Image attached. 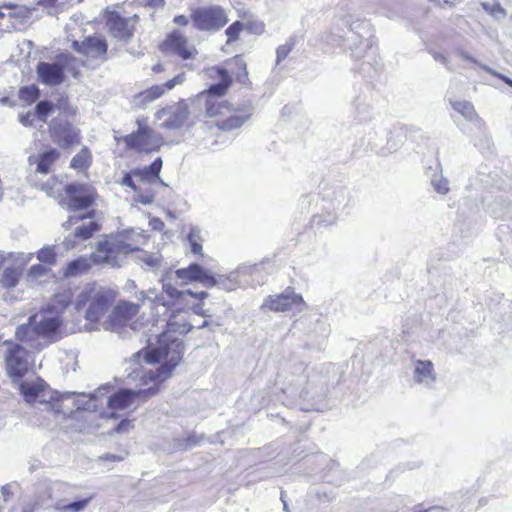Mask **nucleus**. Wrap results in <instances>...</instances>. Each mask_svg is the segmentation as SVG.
I'll return each instance as SVG.
<instances>
[{
	"instance_id": "nucleus-63",
	"label": "nucleus",
	"mask_w": 512,
	"mask_h": 512,
	"mask_svg": "<svg viewBox=\"0 0 512 512\" xmlns=\"http://www.w3.org/2000/svg\"><path fill=\"white\" fill-rule=\"evenodd\" d=\"M103 459L105 460H120L121 458L120 457H117L115 455H110V454H107L103 457Z\"/></svg>"
},
{
	"instance_id": "nucleus-31",
	"label": "nucleus",
	"mask_w": 512,
	"mask_h": 512,
	"mask_svg": "<svg viewBox=\"0 0 512 512\" xmlns=\"http://www.w3.org/2000/svg\"><path fill=\"white\" fill-rule=\"evenodd\" d=\"M138 263L147 270H154L160 266L161 256L158 253L140 251L137 255Z\"/></svg>"
},
{
	"instance_id": "nucleus-62",
	"label": "nucleus",
	"mask_w": 512,
	"mask_h": 512,
	"mask_svg": "<svg viewBox=\"0 0 512 512\" xmlns=\"http://www.w3.org/2000/svg\"><path fill=\"white\" fill-rule=\"evenodd\" d=\"M212 324V322L208 320H204L201 325L198 326L199 329H204L206 327H209Z\"/></svg>"
},
{
	"instance_id": "nucleus-48",
	"label": "nucleus",
	"mask_w": 512,
	"mask_h": 512,
	"mask_svg": "<svg viewBox=\"0 0 512 512\" xmlns=\"http://www.w3.org/2000/svg\"><path fill=\"white\" fill-rule=\"evenodd\" d=\"M60 484H53L49 487L46 488V493H47V499H43V498H40L37 502H36V505L41 507V508H48L50 507L51 505L48 503V500L49 499H52V494L55 490H59L60 488Z\"/></svg>"
},
{
	"instance_id": "nucleus-3",
	"label": "nucleus",
	"mask_w": 512,
	"mask_h": 512,
	"mask_svg": "<svg viewBox=\"0 0 512 512\" xmlns=\"http://www.w3.org/2000/svg\"><path fill=\"white\" fill-rule=\"evenodd\" d=\"M143 360L142 351H138L132 355L127 362V379L132 382H139L137 386L139 389H122L117 393L111 395L107 399V405L111 413L107 417L116 418L114 411L124 410L131 406L135 399H147L154 396L158 392V385L164 380L158 377V368L154 371L152 369H145L141 363Z\"/></svg>"
},
{
	"instance_id": "nucleus-49",
	"label": "nucleus",
	"mask_w": 512,
	"mask_h": 512,
	"mask_svg": "<svg viewBox=\"0 0 512 512\" xmlns=\"http://www.w3.org/2000/svg\"><path fill=\"white\" fill-rule=\"evenodd\" d=\"M75 236H76V232L74 231L73 233L66 236L65 239L63 240L62 244L66 250L73 249L82 243V240H80L79 237H75Z\"/></svg>"
},
{
	"instance_id": "nucleus-64",
	"label": "nucleus",
	"mask_w": 512,
	"mask_h": 512,
	"mask_svg": "<svg viewBox=\"0 0 512 512\" xmlns=\"http://www.w3.org/2000/svg\"><path fill=\"white\" fill-rule=\"evenodd\" d=\"M150 2L154 6H162L164 4V0H150Z\"/></svg>"
},
{
	"instance_id": "nucleus-35",
	"label": "nucleus",
	"mask_w": 512,
	"mask_h": 512,
	"mask_svg": "<svg viewBox=\"0 0 512 512\" xmlns=\"http://www.w3.org/2000/svg\"><path fill=\"white\" fill-rule=\"evenodd\" d=\"M59 61L63 68V74L67 72L75 78L79 76L81 63L77 59L69 55H63L59 58Z\"/></svg>"
},
{
	"instance_id": "nucleus-39",
	"label": "nucleus",
	"mask_w": 512,
	"mask_h": 512,
	"mask_svg": "<svg viewBox=\"0 0 512 512\" xmlns=\"http://www.w3.org/2000/svg\"><path fill=\"white\" fill-rule=\"evenodd\" d=\"M431 185L441 195H446L449 192V182L441 173H435L432 176Z\"/></svg>"
},
{
	"instance_id": "nucleus-16",
	"label": "nucleus",
	"mask_w": 512,
	"mask_h": 512,
	"mask_svg": "<svg viewBox=\"0 0 512 512\" xmlns=\"http://www.w3.org/2000/svg\"><path fill=\"white\" fill-rule=\"evenodd\" d=\"M138 16L123 17L119 13L112 12L107 18V27L111 35L121 41H128L133 36Z\"/></svg>"
},
{
	"instance_id": "nucleus-20",
	"label": "nucleus",
	"mask_w": 512,
	"mask_h": 512,
	"mask_svg": "<svg viewBox=\"0 0 512 512\" xmlns=\"http://www.w3.org/2000/svg\"><path fill=\"white\" fill-rule=\"evenodd\" d=\"M72 47L76 52L95 59L105 56L107 52V43L102 36H90L82 42L74 41Z\"/></svg>"
},
{
	"instance_id": "nucleus-12",
	"label": "nucleus",
	"mask_w": 512,
	"mask_h": 512,
	"mask_svg": "<svg viewBox=\"0 0 512 512\" xmlns=\"http://www.w3.org/2000/svg\"><path fill=\"white\" fill-rule=\"evenodd\" d=\"M65 192L68 196L67 208L73 212H80L89 208L96 196V190L87 184L70 183L66 185Z\"/></svg>"
},
{
	"instance_id": "nucleus-10",
	"label": "nucleus",
	"mask_w": 512,
	"mask_h": 512,
	"mask_svg": "<svg viewBox=\"0 0 512 512\" xmlns=\"http://www.w3.org/2000/svg\"><path fill=\"white\" fill-rule=\"evenodd\" d=\"M305 306L306 303L302 296L288 288L279 295L268 296L264 300L261 309L275 312H292L296 314L302 312Z\"/></svg>"
},
{
	"instance_id": "nucleus-21",
	"label": "nucleus",
	"mask_w": 512,
	"mask_h": 512,
	"mask_svg": "<svg viewBox=\"0 0 512 512\" xmlns=\"http://www.w3.org/2000/svg\"><path fill=\"white\" fill-rule=\"evenodd\" d=\"M36 71L39 80L48 86L60 85L65 78L59 60L53 63L39 62Z\"/></svg>"
},
{
	"instance_id": "nucleus-38",
	"label": "nucleus",
	"mask_w": 512,
	"mask_h": 512,
	"mask_svg": "<svg viewBox=\"0 0 512 512\" xmlns=\"http://www.w3.org/2000/svg\"><path fill=\"white\" fill-rule=\"evenodd\" d=\"M99 230V226L94 221H89L88 223H83L82 225L76 227L75 232L76 236L79 237L82 242L92 237V235Z\"/></svg>"
},
{
	"instance_id": "nucleus-45",
	"label": "nucleus",
	"mask_w": 512,
	"mask_h": 512,
	"mask_svg": "<svg viewBox=\"0 0 512 512\" xmlns=\"http://www.w3.org/2000/svg\"><path fill=\"white\" fill-rule=\"evenodd\" d=\"M38 94V88L35 86H25L19 91L20 99L28 103L34 102L38 98Z\"/></svg>"
},
{
	"instance_id": "nucleus-56",
	"label": "nucleus",
	"mask_w": 512,
	"mask_h": 512,
	"mask_svg": "<svg viewBox=\"0 0 512 512\" xmlns=\"http://www.w3.org/2000/svg\"><path fill=\"white\" fill-rule=\"evenodd\" d=\"M174 23L179 26H187L189 23V19L184 15H178L174 17Z\"/></svg>"
},
{
	"instance_id": "nucleus-41",
	"label": "nucleus",
	"mask_w": 512,
	"mask_h": 512,
	"mask_svg": "<svg viewBox=\"0 0 512 512\" xmlns=\"http://www.w3.org/2000/svg\"><path fill=\"white\" fill-rule=\"evenodd\" d=\"M123 235L127 236L126 238H127L128 242L134 243L133 251H138L139 245L142 243V239L144 238V236L140 232H137L134 229L124 230L120 233H117L115 236H123Z\"/></svg>"
},
{
	"instance_id": "nucleus-18",
	"label": "nucleus",
	"mask_w": 512,
	"mask_h": 512,
	"mask_svg": "<svg viewBox=\"0 0 512 512\" xmlns=\"http://www.w3.org/2000/svg\"><path fill=\"white\" fill-rule=\"evenodd\" d=\"M184 80L185 74L180 73L162 85L152 86L151 88L137 94L135 96V103L137 106L144 108L149 103L160 98L166 91L172 90L176 85L182 84Z\"/></svg>"
},
{
	"instance_id": "nucleus-59",
	"label": "nucleus",
	"mask_w": 512,
	"mask_h": 512,
	"mask_svg": "<svg viewBox=\"0 0 512 512\" xmlns=\"http://www.w3.org/2000/svg\"><path fill=\"white\" fill-rule=\"evenodd\" d=\"M487 71L491 72L492 74L498 76L501 78L506 84H508L510 87H512V80L504 75H500L496 72H493L490 68H486Z\"/></svg>"
},
{
	"instance_id": "nucleus-54",
	"label": "nucleus",
	"mask_w": 512,
	"mask_h": 512,
	"mask_svg": "<svg viewBox=\"0 0 512 512\" xmlns=\"http://www.w3.org/2000/svg\"><path fill=\"white\" fill-rule=\"evenodd\" d=\"M192 311L196 314V315H200V316H203L205 318H208V317H211V314L209 313L208 310H205L203 309V306L201 304H196L192 307Z\"/></svg>"
},
{
	"instance_id": "nucleus-14",
	"label": "nucleus",
	"mask_w": 512,
	"mask_h": 512,
	"mask_svg": "<svg viewBox=\"0 0 512 512\" xmlns=\"http://www.w3.org/2000/svg\"><path fill=\"white\" fill-rule=\"evenodd\" d=\"M6 370L13 382L19 381L29 369L28 353L20 344L11 345L5 357Z\"/></svg>"
},
{
	"instance_id": "nucleus-36",
	"label": "nucleus",
	"mask_w": 512,
	"mask_h": 512,
	"mask_svg": "<svg viewBox=\"0 0 512 512\" xmlns=\"http://www.w3.org/2000/svg\"><path fill=\"white\" fill-rule=\"evenodd\" d=\"M51 269L44 264H36L30 267L27 273V281L30 284L41 281L43 277L48 276Z\"/></svg>"
},
{
	"instance_id": "nucleus-24",
	"label": "nucleus",
	"mask_w": 512,
	"mask_h": 512,
	"mask_svg": "<svg viewBox=\"0 0 512 512\" xmlns=\"http://www.w3.org/2000/svg\"><path fill=\"white\" fill-rule=\"evenodd\" d=\"M162 289L163 293L173 301V304H180L184 301L188 294H192L191 290L180 291L176 288L175 277L173 271H167L162 277Z\"/></svg>"
},
{
	"instance_id": "nucleus-46",
	"label": "nucleus",
	"mask_w": 512,
	"mask_h": 512,
	"mask_svg": "<svg viewBox=\"0 0 512 512\" xmlns=\"http://www.w3.org/2000/svg\"><path fill=\"white\" fill-rule=\"evenodd\" d=\"M294 44H295L294 40L289 39L285 44H283L277 48V51H276V63L277 64H279L281 61H283L288 56V54L294 47Z\"/></svg>"
},
{
	"instance_id": "nucleus-58",
	"label": "nucleus",
	"mask_w": 512,
	"mask_h": 512,
	"mask_svg": "<svg viewBox=\"0 0 512 512\" xmlns=\"http://www.w3.org/2000/svg\"><path fill=\"white\" fill-rule=\"evenodd\" d=\"M433 57H434V59H435L436 61L441 62L443 65H445L446 67H448V68L450 69V67L448 66L447 59H446V57H445L443 54H441V53H435V54L433 55Z\"/></svg>"
},
{
	"instance_id": "nucleus-44",
	"label": "nucleus",
	"mask_w": 512,
	"mask_h": 512,
	"mask_svg": "<svg viewBox=\"0 0 512 512\" xmlns=\"http://www.w3.org/2000/svg\"><path fill=\"white\" fill-rule=\"evenodd\" d=\"M37 259L50 266L55 263L56 253L52 247H43L38 251Z\"/></svg>"
},
{
	"instance_id": "nucleus-34",
	"label": "nucleus",
	"mask_w": 512,
	"mask_h": 512,
	"mask_svg": "<svg viewBox=\"0 0 512 512\" xmlns=\"http://www.w3.org/2000/svg\"><path fill=\"white\" fill-rule=\"evenodd\" d=\"M91 163V154L88 148L84 147L77 153L70 162V167L76 170H83Z\"/></svg>"
},
{
	"instance_id": "nucleus-42",
	"label": "nucleus",
	"mask_w": 512,
	"mask_h": 512,
	"mask_svg": "<svg viewBox=\"0 0 512 512\" xmlns=\"http://www.w3.org/2000/svg\"><path fill=\"white\" fill-rule=\"evenodd\" d=\"M53 105L48 101H40L37 103L35 110V116L39 118L40 121L45 122L48 115L52 112Z\"/></svg>"
},
{
	"instance_id": "nucleus-26",
	"label": "nucleus",
	"mask_w": 512,
	"mask_h": 512,
	"mask_svg": "<svg viewBox=\"0 0 512 512\" xmlns=\"http://www.w3.org/2000/svg\"><path fill=\"white\" fill-rule=\"evenodd\" d=\"M452 108L461 114L467 121L475 124L479 130H483L485 124L483 120L476 113L472 103L468 101H452L450 100Z\"/></svg>"
},
{
	"instance_id": "nucleus-52",
	"label": "nucleus",
	"mask_w": 512,
	"mask_h": 512,
	"mask_svg": "<svg viewBox=\"0 0 512 512\" xmlns=\"http://www.w3.org/2000/svg\"><path fill=\"white\" fill-rule=\"evenodd\" d=\"M132 428H133V425H132L131 421L122 420L115 428V431L117 433H126V432H129Z\"/></svg>"
},
{
	"instance_id": "nucleus-40",
	"label": "nucleus",
	"mask_w": 512,
	"mask_h": 512,
	"mask_svg": "<svg viewBox=\"0 0 512 512\" xmlns=\"http://www.w3.org/2000/svg\"><path fill=\"white\" fill-rule=\"evenodd\" d=\"M244 29V24L240 21L233 22L226 30L225 34L227 35V44L235 42L239 39L240 33Z\"/></svg>"
},
{
	"instance_id": "nucleus-53",
	"label": "nucleus",
	"mask_w": 512,
	"mask_h": 512,
	"mask_svg": "<svg viewBox=\"0 0 512 512\" xmlns=\"http://www.w3.org/2000/svg\"><path fill=\"white\" fill-rule=\"evenodd\" d=\"M90 217V213L88 214H78V215H72L68 218L67 222L63 224V226L65 228H68L70 226H72L73 224L77 223L78 221L80 220H83L85 219L86 217Z\"/></svg>"
},
{
	"instance_id": "nucleus-29",
	"label": "nucleus",
	"mask_w": 512,
	"mask_h": 512,
	"mask_svg": "<svg viewBox=\"0 0 512 512\" xmlns=\"http://www.w3.org/2000/svg\"><path fill=\"white\" fill-rule=\"evenodd\" d=\"M250 118V113H234L218 123V127L224 131H231L241 127Z\"/></svg>"
},
{
	"instance_id": "nucleus-51",
	"label": "nucleus",
	"mask_w": 512,
	"mask_h": 512,
	"mask_svg": "<svg viewBox=\"0 0 512 512\" xmlns=\"http://www.w3.org/2000/svg\"><path fill=\"white\" fill-rule=\"evenodd\" d=\"M35 113L33 111H28L27 113L25 114H20L19 115V121L22 125L26 126V127H29V126H33V122H34V118H35Z\"/></svg>"
},
{
	"instance_id": "nucleus-2",
	"label": "nucleus",
	"mask_w": 512,
	"mask_h": 512,
	"mask_svg": "<svg viewBox=\"0 0 512 512\" xmlns=\"http://www.w3.org/2000/svg\"><path fill=\"white\" fill-rule=\"evenodd\" d=\"M192 329L193 325L188 321V312L181 309L175 310L168 318L167 330L158 336L157 346L150 351H142L143 360L147 364L165 360L158 367L160 380H166L170 376L172 369L178 365L184 353L183 341L172 337V334H186Z\"/></svg>"
},
{
	"instance_id": "nucleus-43",
	"label": "nucleus",
	"mask_w": 512,
	"mask_h": 512,
	"mask_svg": "<svg viewBox=\"0 0 512 512\" xmlns=\"http://www.w3.org/2000/svg\"><path fill=\"white\" fill-rule=\"evenodd\" d=\"M135 194L133 196V200L135 202L141 203L143 205H150L154 202L155 194L151 191H143L141 187H138L137 190L134 191Z\"/></svg>"
},
{
	"instance_id": "nucleus-30",
	"label": "nucleus",
	"mask_w": 512,
	"mask_h": 512,
	"mask_svg": "<svg viewBox=\"0 0 512 512\" xmlns=\"http://www.w3.org/2000/svg\"><path fill=\"white\" fill-rule=\"evenodd\" d=\"M20 276L21 272L18 268L6 267L0 276V284L5 288H14L18 284Z\"/></svg>"
},
{
	"instance_id": "nucleus-22",
	"label": "nucleus",
	"mask_w": 512,
	"mask_h": 512,
	"mask_svg": "<svg viewBox=\"0 0 512 512\" xmlns=\"http://www.w3.org/2000/svg\"><path fill=\"white\" fill-rule=\"evenodd\" d=\"M60 153L55 148H50L39 155H32L29 157V165L34 166L35 172L41 174H48L52 165L59 158Z\"/></svg>"
},
{
	"instance_id": "nucleus-55",
	"label": "nucleus",
	"mask_w": 512,
	"mask_h": 512,
	"mask_svg": "<svg viewBox=\"0 0 512 512\" xmlns=\"http://www.w3.org/2000/svg\"><path fill=\"white\" fill-rule=\"evenodd\" d=\"M491 14L496 18H503L506 16V11L499 4H495L492 8Z\"/></svg>"
},
{
	"instance_id": "nucleus-19",
	"label": "nucleus",
	"mask_w": 512,
	"mask_h": 512,
	"mask_svg": "<svg viewBox=\"0 0 512 512\" xmlns=\"http://www.w3.org/2000/svg\"><path fill=\"white\" fill-rule=\"evenodd\" d=\"M163 50L176 54L183 60L193 58L197 54L195 47L189 45L187 38L178 30L167 36L163 43Z\"/></svg>"
},
{
	"instance_id": "nucleus-33",
	"label": "nucleus",
	"mask_w": 512,
	"mask_h": 512,
	"mask_svg": "<svg viewBox=\"0 0 512 512\" xmlns=\"http://www.w3.org/2000/svg\"><path fill=\"white\" fill-rule=\"evenodd\" d=\"M141 300L143 298H147L152 301L156 306H164L166 308H170L174 306L173 301H171L164 293L159 294L155 289H150L147 292H141Z\"/></svg>"
},
{
	"instance_id": "nucleus-8",
	"label": "nucleus",
	"mask_w": 512,
	"mask_h": 512,
	"mask_svg": "<svg viewBox=\"0 0 512 512\" xmlns=\"http://www.w3.org/2000/svg\"><path fill=\"white\" fill-rule=\"evenodd\" d=\"M191 21L195 29L217 32L229 21L227 11L220 5L199 7L192 11Z\"/></svg>"
},
{
	"instance_id": "nucleus-25",
	"label": "nucleus",
	"mask_w": 512,
	"mask_h": 512,
	"mask_svg": "<svg viewBox=\"0 0 512 512\" xmlns=\"http://www.w3.org/2000/svg\"><path fill=\"white\" fill-rule=\"evenodd\" d=\"M162 159L156 158L149 166L133 169V175L140 183L154 184L160 181V171L162 168Z\"/></svg>"
},
{
	"instance_id": "nucleus-4",
	"label": "nucleus",
	"mask_w": 512,
	"mask_h": 512,
	"mask_svg": "<svg viewBox=\"0 0 512 512\" xmlns=\"http://www.w3.org/2000/svg\"><path fill=\"white\" fill-rule=\"evenodd\" d=\"M62 323L59 316L40 312L18 326L15 335L22 344L39 352L58 340L57 332Z\"/></svg>"
},
{
	"instance_id": "nucleus-11",
	"label": "nucleus",
	"mask_w": 512,
	"mask_h": 512,
	"mask_svg": "<svg viewBox=\"0 0 512 512\" xmlns=\"http://www.w3.org/2000/svg\"><path fill=\"white\" fill-rule=\"evenodd\" d=\"M50 137L63 149H69L80 143V131L62 117L52 120L49 126Z\"/></svg>"
},
{
	"instance_id": "nucleus-5",
	"label": "nucleus",
	"mask_w": 512,
	"mask_h": 512,
	"mask_svg": "<svg viewBox=\"0 0 512 512\" xmlns=\"http://www.w3.org/2000/svg\"><path fill=\"white\" fill-rule=\"evenodd\" d=\"M113 302L112 293L102 286L94 284L85 285L75 301L77 311H85L87 323L84 329L92 331L96 329L97 322L105 315Z\"/></svg>"
},
{
	"instance_id": "nucleus-50",
	"label": "nucleus",
	"mask_w": 512,
	"mask_h": 512,
	"mask_svg": "<svg viewBox=\"0 0 512 512\" xmlns=\"http://www.w3.org/2000/svg\"><path fill=\"white\" fill-rule=\"evenodd\" d=\"M134 175H133V170H131L129 173H126L122 180L120 181V184L122 186H126V187H129L131 189H133V191L137 190L138 186L136 185L135 181L133 180Z\"/></svg>"
},
{
	"instance_id": "nucleus-13",
	"label": "nucleus",
	"mask_w": 512,
	"mask_h": 512,
	"mask_svg": "<svg viewBox=\"0 0 512 512\" xmlns=\"http://www.w3.org/2000/svg\"><path fill=\"white\" fill-rule=\"evenodd\" d=\"M157 120L162 121L161 127L168 130L181 128L189 117L188 105L184 100L166 106L155 114Z\"/></svg>"
},
{
	"instance_id": "nucleus-7",
	"label": "nucleus",
	"mask_w": 512,
	"mask_h": 512,
	"mask_svg": "<svg viewBox=\"0 0 512 512\" xmlns=\"http://www.w3.org/2000/svg\"><path fill=\"white\" fill-rule=\"evenodd\" d=\"M127 236L112 235L108 239L99 242L92 260L95 264L121 267L127 255L133 252L134 243L127 241Z\"/></svg>"
},
{
	"instance_id": "nucleus-1",
	"label": "nucleus",
	"mask_w": 512,
	"mask_h": 512,
	"mask_svg": "<svg viewBox=\"0 0 512 512\" xmlns=\"http://www.w3.org/2000/svg\"><path fill=\"white\" fill-rule=\"evenodd\" d=\"M18 389L25 402L29 404L39 403L45 406L44 410L56 415L78 417L83 411L96 412L99 397L104 396L109 387L102 386L90 395L69 393L59 395L53 391L47 383L39 377L19 380Z\"/></svg>"
},
{
	"instance_id": "nucleus-17",
	"label": "nucleus",
	"mask_w": 512,
	"mask_h": 512,
	"mask_svg": "<svg viewBox=\"0 0 512 512\" xmlns=\"http://www.w3.org/2000/svg\"><path fill=\"white\" fill-rule=\"evenodd\" d=\"M173 276L175 277V283L179 285L199 282L206 287L209 284H213L212 273L196 263H192L186 268L177 269L173 272Z\"/></svg>"
},
{
	"instance_id": "nucleus-32",
	"label": "nucleus",
	"mask_w": 512,
	"mask_h": 512,
	"mask_svg": "<svg viewBox=\"0 0 512 512\" xmlns=\"http://www.w3.org/2000/svg\"><path fill=\"white\" fill-rule=\"evenodd\" d=\"M92 499L93 495L75 502H71L69 504L56 502L53 507L58 511L81 512L88 506Z\"/></svg>"
},
{
	"instance_id": "nucleus-23",
	"label": "nucleus",
	"mask_w": 512,
	"mask_h": 512,
	"mask_svg": "<svg viewBox=\"0 0 512 512\" xmlns=\"http://www.w3.org/2000/svg\"><path fill=\"white\" fill-rule=\"evenodd\" d=\"M413 380L417 384L431 386L436 380L433 363L430 360H416L414 362Z\"/></svg>"
},
{
	"instance_id": "nucleus-15",
	"label": "nucleus",
	"mask_w": 512,
	"mask_h": 512,
	"mask_svg": "<svg viewBox=\"0 0 512 512\" xmlns=\"http://www.w3.org/2000/svg\"><path fill=\"white\" fill-rule=\"evenodd\" d=\"M139 312V305L130 302H121L113 309L105 322V329L122 333L126 327H131L130 322Z\"/></svg>"
},
{
	"instance_id": "nucleus-28",
	"label": "nucleus",
	"mask_w": 512,
	"mask_h": 512,
	"mask_svg": "<svg viewBox=\"0 0 512 512\" xmlns=\"http://www.w3.org/2000/svg\"><path fill=\"white\" fill-rule=\"evenodd\" d=\"M340 198L337 199L336 206H333V212H328L327 215H315L312 218V224L315 227L329 226L336 222L337 214L336 210L340 209L341 205L345 200V196L342 190L339 191Z\"/></svg>"
},
{
	"instance_id": "nucleus-61",
	"label": "nucleus",
	"mask_w": 512,
	"mask_h": 512,
	"mask_svg": "<svg viewBox=\"0 0 512 512\" xmlns=\"http://www.w3.org/2000/svg\"><path fill=\"white\" fill-rule=\"evenodd\" d=\"M153 71L156 73L164 71V66L162 64H157L153 67Z\"/></svg>"
},
{
	"instance_id": "nucleus-47",
	"label": "nucleus",
	"mask_w": 512,
	"mask_h": 512,
	"mask_svg": "<svg viewBox=\"0 0 512 512\" xmlns=\"http://www.w3.org/2000/svg\"><path fill=\"white\" fill-rule=\"evenodd\" d=\"M200 236L199 231L196 229H191L189 235H188V241L191 246V251L194 254H200L202 251V245L199 242Z\"/></svg>"
},
{
	"instance_id": "nucleus-37",
	"label": "nucleus",
	"mask_w": 512,
	"mask_h": 512,
	"mask_svg": "<svg viewBox=\"0 0 512 512\" xmlns=\"http://www.w3.org/2000/svg\"><path fill=\"white\" fill-rule=\"evenodd\" d=\"M89 264L86 259L79 258L74 261H71L66 268L65 275L68 277L77 276L86 270H88Z\"/></svg>"
},
{
	"instance_id": "nucleus-9",
	"label": "nucleus",
	"mask_w": 512,
	"mask_h": 512,
	"mask_svg": "<svg viewBox=\"0 0 512 512\" xmlns=\"http://www.w3.org/2000/svg\"><path fill=\"white\" fill-rule=\"evenodd\" d=\"M137 124V131L122 138L127 148L145 153L158 150L163 143L162 137L147 125L142 124L140 120L137 121Z\"/></svg>"
},
{
	"instance_id": "nucleus-60",
	"label": "nucleus",
	"mask_w": 512,
	"mask_h": 512,
	"mask_svg": "<svg viewBox=\"0 0 512 512\" xmlns=\"http://www.w3.org/2000/svg\"><path fill=\"white\" fill-rule=\"evenodd\" d=\"M190 296L194 297V298H198V299H204L208 296V293L206 291H201L199 293H194L192 291V294H189Z\"/></svg>"
},
{
	"instance_id": "nucleus-27",
	"label": "nucleus",
	"mask_w": 512,
	"mask_h": 512,
	"mask_svg": "<svg viewBox=\"0 0 512 512\" xmlns=\"http://www.w3.org/2000/svg\"><path fill=\"white\" fill-rule=\"evenodd\" d=\"M240 271L232 272L228 276L224 275H218L215 276L212 274V283L209 284L206 287H218L220 289L226 290V291H232L235 290L239 285L238 276L240 275Z\"/></svg>"
},
{
	"instance_id": "nucleus-6",
	"label": "nucleus",
	"mask_w": 512,
	"mask_h": 512,
	"mask_svg": "<svg viewBox=\"0 0 512 512\" xmlns=\"http://www.w3.org/2000/svg\"><path fill=\"white\" fill-rule=\"evenodd\" d=\"M217 73L220 81L211 85L207 90L200 92L193 100L195 107L202 112L205 117L209 118L220 115L224 116L231 111L227 101L220 100V97L226 93L231 85L232 79L223 68H217Z\"/></svg>"
},
{
	"instance_id": "nucleus-57",
	"label": "nucleus",
	"mask_w": 512,
	"mask_h": 512,
	"mask_svg": "<svg viewBox=\"0 0 512 512\" xmlns=\"http://www.w3.org/2000/svg\"><path fill=\"white\" fill-rule=\"evenodd\" d=\"M235 63L237 66L243 69V77L247 78L248 73L246 70V63L238 56L235 57Z\"/></svg>"
}]
</instances>
